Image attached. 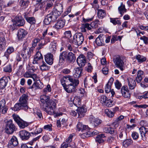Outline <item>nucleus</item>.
<instances>
[{
	"label": "nucleus",
	"mask_w": 148,
	"mask_h": 148,
	"mask_svg": "<svg viewBox=\"0 0 148 148\" xmlns=\"http://www.w3.org/2000/svg\"><path fill=\"white\" fill-rule=\"evenodd\" d=\"M49 96L44 95L40 97V100L43 103H46L47 106L44 108V110L48 114L51 115L54 113L56 105L54 101L49 99Z\"/></svg>",
	"instance_id": "1"
},
{
	"label": "nucleus",
	"mask_w": 148,
	"mask_h": 148,
	"mask_svg": "<svg viewBox=\"0 0 148 148\" xmlns=\"http://www.w3.org/2000/svg\"><path fill=\"white\" fill-rule=\"evenodd\" d=\"M75 55L71 52L68 53L66 51L61 53L59 55V63L62 65L66 61L69 62H74L75 60Z\"/></svg>",
	"instance_id": "2"
},
{
	"label": "nucleus",
	"mask_w": 148,
	"mask_h": 148,
	"mask_svg": "<svg viewBox=\"0 0 148 148\" xmlns=\"http://www.w3.org/2000/svg\"><path fill=\"white\" fill-rule=\"evenodd\" d=\"M84 40V37L82 33H76L74 35L73 38H71L69 42L77 46L81 45Z\"/></svg>",
	"instance_id": "3"
},
{
	"label": "nucleus",
	"mask_w": 148,
	"mask_h": 148,
	"mask_svg": "<svg viewBox=\"0 0 148 148\" xmlns=\"http://www.w3.org/2000/svg\"><path fill=\"white\" fill-rule=\"evenodd\" d=\"M33 52L32 48H30L26 43L24 44L23 45V48L20 51L21 54L24 59H26L28 57H30L31 54Z\"/></svg>",
	"instance_id": "4"
},
{
	"label": "nucleus",
	"mask_w": 148,
	"mask_h": 148,
	"mask_svg": "<svg viewBox=\"0 0 148 148\" xmlns=\"http://www.w3.org/2000/svg\"><path fill=\"white\" fill-rule=\"evenodd\" d=\"M5 130L6 133L8 134H12L16 130L17 128L12 120H9L6 122Z\"/></svg>",
	"instance_id": "5"
},
{
	"label": "nucleus",
	"mask_w": 148,
	"mask_h": 148,
	"mask_svg": "<svg viewBox=\"0 0 148 148\" xmlns=\"http://www.w3.org/2000/svg\"><path fill=\"white\" fill-rule=\"evenodd\" d=\"M57 18V17L54 14L53 12H51L45 17L44 20V22L45 24L48 25L51 22L56 20Z\"/></svg>",
	"instance_id": "6"
},
{
	"label": "nucleus",
	"mask_w": 148,
	"mask_h": 148,
	"mask_svg": "<svg viewBox=\"0 0 148 148\" xmlns=\"http://www.w3.org/2000/svg\"><path fill=\"white\" fill-rule=\"evenodd\" d=\"M6 36L5 33L0 32V51H3L5 48Z\"/></svg>",
	"instance_id": "7"
},
{
	"label": "nucleus",
	"mask_w": 148,
	"mask_h": 148,
	"mask_svg": "<svg viewBox=\"0 0 148 148\" xmlns=\"http://www.w3.org/2000/svg\"><path fill=\"white\" fill-rule=\"evenodd\" d=\"M114 61L117 67L119 68L122 71L124 70L125 68L124 66V63L120 56L117 57Z\"/></svg>",
	"instance_id": "8"
},
{
	"label": "nucleus",
	"mask_w": 148,
	"mask_h": 148,
	"mask_svg": "<svg viewBox=\"0 0 148 148\" xmlns=\"http://www.w3.org/2000/svg\"><path fill=\"white\" fill-rule=\"evenodd\" d=\"M63 11V7L62 5L60 3H57L55 6V9L53 13L58 18V16L60 15Z\"/></svg>",
	"instance_id": "9"
},
{
	"label": "nucleus",
	"mask_w": 148,
	"mask_h": 148,
	"mask_svg": "<svg viewBox=\"0 0 148 148\" xmlns=\"http://www.w3.org/2000/svg\"><path fill=\"white\" fill-rule=\"evenodd\" d=\"M12 21L17 26H23L25 23L24 19L21 16H16Z\"/></svg>",
	"instance_id": "10"
},
{
	"label": "nucleus",
	"mask_w": 148,
	"mask_h": 148,
	"mask_svg": "<svg viewBox=\"0 0 148 148\" xmlns=\"http://www.w3.org/2000/svg\"><path fill=\"white\" fill-rule=\"evenodd\" d=\"M28 96L26 94H23L19 99V102L25 108V109H28L27 102L28 101Z\"/></svg>",
	"instance_id": "11"
},
{
	"label": "nucleus",
	"mask_w": 148,
	"mask_h": 148,
	"mask_svg": "<svg viewBox=\"0 0 148 148\" xmlns=\"http://www.w3.org/2000/svg\"><path fill=\"white\" fill-rule=\"evenodd\" d=\"M19 136L22 140H26L29 139L30 134L25 130H22L19 132Z\"/></svg>",
	"instance_id": "12"
},
{
	"label": "nucleus",
	"mask_w": 148,
	"mask_h": 148,
	"mask_svg": "<svg viewBox=\"0 0 148 148\" xmlns=\"http://www.w3.org/2000/svg\"><path fill=\"white\" fill-rule=\"evenodd\" d=\"M77 61L80 67H84L86 63V57L84 55H80L77 58Z\"/></svg>",
	"instance_id": "13"
},
{
	"label": "nucleus",
	"mask_w": 148,
	"mask_h": 148,
	"mask_svg": "<svg viewBox=\"0 0 148 148\" xmlns=\"http://www.w3.org/2000/svg\"><path fill=\"white\" fill-rule=\"evenodd\" d=\"M89 120L92 123L95 127H97L102 122V121L98 118H95L92 115H90L89 117Z\"/></svg>",
	"instance_id": "14"
},
{
	"label": "nucleus",
	"mask_w": 148,
	"mask_h": 148,
	"mask_svg": "<svg viewBox=\"0 0 148 148\" xmlns=\"http://www.w3.org/2000/svg\"><path fill=\"white\" fill-rule=\"evenodd\" d=\"M106 36L103 34H100L95 40V42L98 46H101L104 45V40Z\"/></svg>",
	"instance_id": "15"
},
{
	"label": "nucleus",
	"mask_w": 148,
	"mask_h": 148,
	"mask_svg": "<svg viewBox=\"0 0 148 148\" xmlns=\"http://www.w3.org/2000/svg\"><path fill=\"white\" fill-rule=\"evenodd\" d=\"M9 77H3L0 79V88L3 89L5 87L8 82Z\"/></svg>",
	"instance_id": "16"
},
{
	"label": "nucleus",
	"mask_w": 148,
	"mask_h": 148,
	"mask_svg": "<svg viewBox=\"0 0 148 148\" xmlns=\"http://www.w3.org/2000/svg\"><path fill=\"white\" fill-rule=\"evenodd\" d=\"M121 91L122 95L124 97L130 98V94L127 86H123L121 88Z\"/></svg>",
	"instance_id": "17"
},
{
	"label": "nucleus",
	"mask_w": 148,
	"mask_h": 148,
	"mask_svg": "<svg viewBox=\"0 0 148 148\" xmlns=\"http://www.w3.org/2000/svg\"><path fill=\"white\" fill-rule=\"evenodd\" d=\"M27 34V32L23 29H19L18 31L17 36L19 40H21L24 38Z\"/></svg>",
	"instance_id": "18"
},
{
	"label": "nucleus",
	"mask_w": 148,
	"mask_h": 148,
	"mask_svg": "<svg viewBox=\"0 0 148 148\" xmlns=\"http://www.w3.org/2000/svg\"><path fill=\"white\" fill-rule=\"evenodd\" d=\"M45 58L46 62L48 64L51 65L53 64V55L51 53H48L45 55Z\"/></svg>",
	"instance_id": "19"
},
{
	"label": "nucleus",
	"mask_w": 148,
	"mask_h": 148,
	"mask_svg": "<svg viewBox=\"0 0 148 148\" xmlns=\"http://www.w3.org/2000/svg\"><path fill=\"white\" fill-rule=\"evenodd\" d=\"M103 132L106 133H110L111 134H113L114 136H117V132L114 130L113 128L110 127H106L104 128Z\"/></svg>",
	"instance_id": "20"
},
{
	"label": "nucleus",
	"mask_w": 148,
	"mask_h": 148,
	"mask_svg": "<svg viewBox=\"0 0 148 148\" xmlns=\"http://www.w3.org/2000/svg\"><path fill=\"white\" fill-rule=\"evenodd\" d=\"M139 130L142 137V139L144 140H146L145 134L148 131V129L144 126H142L139 128Z\"/></svg>",
	"instance_id": "21"
},
{
	"label": "nucleus",
	"mask_w": 148,
	"mask_h": 148,
	"mask_svg": "<svg viewBox=\"0 0 148 148\" xmlns=\"http://www.w3.org/2000/svg\"><path fill=\"white\" fill-rule=\"evenodd\" d=\"M74 70V73L73 75L74 77L76 78H78L80 77L82 72V69L81 67L75 68Z\"/></svg>",
	"instance_id": "22"
},
{
	"label": "nucleus",
	"mask_w": 148,
	"mask_h": 148,
	"mask_svg": "<svg viewBox=\"0 0 148 148\" xmlns=\"http://www.w3.org/2000/svg\"><path fill=\"white\" fill-rule=\"evenodd\" d=\"M105 137L106 136L104 134H99L96 137L95 141L99 143H103L105 140Z\"/></svg>",
	"instance_id": "23"
},
{
	"label": "nucleus",
	"mask_w": 148,
	"mask_h": 148,
	"mask_svg": "<svg viewBox=\"0 0 148 148\" xmlns=\"http://www.w3.org/2000/svg\"><path fill=\"white\" fill-rule=\"evenodd\" d=\"M86 111V109L84 107H78L77 110L78 116L80 118L84 116V113Z\"/></svg>",
	"instance_id": "24"
},
{
	"label": "nucleus",
	"mask_w": 148,
	"mask_h": 148,
	"mask_svg": "<svg viewBox=\"0 0 148 148\" xmlns=\"http://www.w3.org/2000/svg\"><path fill=\"white\" fill-rule=\"evenodd\" d=\"M67 77L68 80L71 83L72 85L76 87L79 84V82L78 79H75L72 76L70 75H68Z\"/></svg>",
	"instance_id": "25"
},
{
	"label": "nucleus",
	"mask_w": 148,
	"mask_h": 148,
	"mask_svg": "<svg viewBox=\"0 0 148 148\" xmlns=\"http://www.w3.org/2000/svg\"><path fill=\"white\" fill-rule=\"evenodd\" d=\"M31 77H32L33 79L35 81L34 83L31 86V88L32 89V90L33 92H34L35 93H36V89H37L36 75L34 74L32 75V76H31Z\"/></svg>",
	"instance_id": "26"
},
{
	"label": "nucleus",
	"mask_w": 148,
	"mask_h": 148,
	"mask_svg": "<svg viewBox=\"0 0 148 148\" xmlns=\"http://www.w3.org/2000/svg\"><path fill=\"white\" fill-rule=\"evenodd\" d=\"M144 77V72L141 70H139L138 71L137 76L136 77V79L138 83L141 82L142 79Z\"/></svg>",
	"instance_id": "27"
},
{
	"label": "nucleus",
	"mask_w": 148,
	"mask_h": 148,
	"mask_svg": "<svg viewBox=\"0 0 148 148\" xmlns=\"http://www.w3.org/2000/svg\"><path fill=\"white\" fill-rule=\"evenodd\" d=\"M75 87L74 86L72 85V84H70L68 85H66L64 88L67 92L70 93L74 91Z\"/></svg>",
	"instance_id": "28"
},
{
	"label": "nucleus",
	"mask_w": 148,
	"mask_h": 148,
	"mask_svg": "<svg viewBox=\"0 0 148 148\" xmlns=\"http://www.w3.org/2000/svg\"><path fill=\"white\" fill-rule=\"evenodd\" d=\"M118 10L119 14L121 15V16H122L127 11V9L125 8V5L123 3H121L120 6L118 8Z\"/></svg>",
	"instance_id": "29"
},
{
	"label": "nucleus",
	"mask_w": 148,
	"mask_h": 148,
	"mask_svg": "<svg viewBox=\"0 0 148 148\" xmlns=\"http://www.w3.org/2000/svg\"><path fill=\"white\" fill-rule=\"evenodd\" d=\"M22 104L20 103H16L14 105V107L12 108V110L14 111L19 110L21 109L26 110L27 109H25V108L23 106H22Z\"/></svg>",
	"instance_id": "30"
},
{
	"label": "nucleus",
	"mask_w": 148,
	"mask_h": 148,
	"mask_svg": "<svg viewBox=\"0 0 148 148\" xmlns=\"http://www.w3.org/2000/svg\"><path fill=\"white\" fill-rule=\"evenodd\" d=\"M14 51V49L12 47H9L5 52L3 56L6 57L7 60L8 59L10 55Z\"/></svg>",
	"instance_id": "31"
},
{
	"label": "nucleus",
	"mask_w": 148,
	"mask_h": 148,
	"mask_svg": "<svg viewBox=\"0 0 148 148\" xmlns=\"http://www.w3.org/2000/svg\"><path fill=\"white\" fill-rule=\"evenodd\" d=\"M65 24L64 21L62 19H61L57 22L55 24V27L57 29H60L64 26Z\"/></svg>",
	"instance_id": "32"
},
{
	"label": "nucleus",
	"mask_w": 148,
	"mask_h": 148,
	"mask_svg": "<svg viewBox=\"0 0 148 148\" xmlns=\"http://www.w3.org/2000/svg\"><path fill=\"white\" fill-rule=\"evenodd\" d=\"M128 80L130 88L131 89H134L136 86V83L135 80L131 78L128 79Z\"/></svg>",
	"instance_id": "33"
},
{
	"label": "nucleus",
	"mask_w": 148,
	"mask_h": 148,
	"mask_svg": "<svg viewBox=\"0 0 148 148\" xmlns=\"http://www.w3.org/2000/svg\"><path fill=\"white\" fill-rule=\"evenodd\" d=\"M106 15V11L102 9H98L97 12V16L98 17L101 19H102Z\"/></svg>",
	"instance_id": "34"
},
{
	"label": "nucleus",
	"mask_w": 148,
	"mask_h": 148,
	"mask_svg": "<svg viewBox=\"0 0 148 148\" xmlns=\"http://www.w3.org/2000/svg\"><path fill=\"white\" fill-rule=\"evenodd\" d=\"M110 22L112 23L114 25L117 24L118 25H121V22L118 18H110Z\"/></svg>",
	"instance_id": "35"
},
{
	"label": "nucleus",
	"mask_w": 148,
	"mask_h": 148,
	"mask_svg": "<svg viewBox=\"0 0 148 148\" xmlns=\"http://www.w3.org/2000/svg\"><path fill=\"white\" fill-rule=\"evenodd\" d=\"M77 127L79 131H83L86 130L88 126L86 125H83L82 123L79 122L77 125Z\"/></svg>",
	"instance_id": "36"
},
{
	"label": "nucleus",
	"mask_w": 148,
	"mask_h": 148,
	"mask_svg": "<svg viewBox=\"0 0 148 148\" xmlns=\"http://www.w3.org/2000/svg\"><path fill=\"white\" fill-rule=\"evenodd\" d=\"M133 141L131 139H127L123 141V145L125 147H127L132 144Z\"/></svg>",
	"instance_id": "37"
},
{
	"label": "nucleus",
	"mask_w": 148,
	"mask_h": 148,
	"mask_svg": "<svg viewBox=\"0 0 148 148\" xmlns=\"http://www.w3.org/2000/svg\"><path fill=\"white\" fill-rule=\"evenodd\" d=\"M44 42V40L43 39H40V38H39L38 36V42H39V44L38 45V49H40L43 48V46L46 44V43Z\"/></svg>",
	"instance_id": "38"
},
{
	"label": "nucleus",
	"mask_w": 148,
	"mask_h": 148,
	"mask_svg": "<svg viewBox=\"0 0 148 148\" xmlns=\"http://www.w3.org/2000/svg\"><path fill=\"white\" fill-rule=\"evenodd\" d=\"M22 129H24L25 127L28 126L29 124L28 123L23 120L22 119L17 124Z\"/></svg>",
	"instance_id": "39"
},
{
	"label": "nucleus",
	"mask_w": 148,
	"mask_h": 148,
	"mask_svg": "<svg viewBox=\"0 0 148 148\" xmlns=\"http://www.w3.org/2000/svg\"><path fill=\"white\" fill-rule=\"evenodd\" d=\"M135 58L138 60V62L140 63L145 61L146 60V58L145 57L140 55L136 56Z\"/></svg>",
	"instance_id": "40"
},
{
	"label": "nucleus",
	"mask_w": 148,
	"mask_h": 148,
	"mask_svg": "<svg viewBox=\"0 0 148 148\" xmlns=\"http://www.w3.org/2000/svg\"><path fill=\"white\" fill-rule=\"evenodd\" d=\"M53 35V34L52 32H48V29H46V30L42 34V36H41L39 35H38L39 38H40V39H43L44 37L46 36H49L50 35L52 36Z\"/></svg>",
	"instance_id": "41"
},
{
	"label": "nucleus",
	"mask_w": 148,
	"mask_h": 148,
	"mask_svg": "<svg viewBox=\"0 0 148 148\" xmlns=\"http://www.w3.org/2000/svg\"><path fill=\"white\" fill-rule=\"evenodd\" d=\"M9 143L14 145L17 146L18 143L17 138L14 136H13L10 140Z\"/></svg>",
	"instance_id": "42"
},
{
	"label": "nucleus",
	"mask_w": 148,
	"mask_h": 148,
	"mask_svg": "<svg viewBox=\"0 0 148 148\" xmlns=\"http://www.w3.org/2000/svg\"><path fill=\"white\" fill-rule=\"evenodd\" d=\"M29 3V1L28 0H21L20 1V4L21 6L25 8L28 5Z\"/></svg>",
	"instance_id": "43"
},
{
	"label": "nucleus",
	"mask_w": 148,
	"mask_h": 148,
	"mask_svg": "<svg viewBox=\"0 0 148 148\" xmlns=\"http://www.w3.org/2000/svg\"><path fill=\"white\" fill-rule=\"evenodd\" d=\"M99 99L101 103L103 104H106L107 100H109L108 99L107 97L104 95L100 96L99 97Z\"/></svg>",
	"instance_id": "44"
},
{
	"label": "nucleus",
	"mask_w": 148,
	"mask_h": 148,
	"mask_svg": "<svg viewBox=\"0 0 148 148\" xmlns=\"http://www.w3.org/2000/svg\"><path fill=\"white\" fill-rule=\"evenodd\" d=\"M41 64H39L40 69L41 70H46L49 69V67L47 66L46 64L44 61H42Z\"/></svg>",
	"instance_id": "45"
},
{
	"label": "nucleus",
	"mask_w": 148,
	"mask_h": 148,
	"mask_svg": "<svg viewBox=\"0 0 148 148\" xmlns=\"http://www.w3.org/2000/svg\"><path fill=\"white\" fill-rule=\"evenodd\" d=\"M73 102L75 106L78 107V106L81 104L79 98L78 97H74Z\"/></svg>",
	"instance_id": "46"
},
{
	"label": "nucleus",
	"mask_w": 148,
	"mask_h": 148,
	"mask_svg": "<svg viewBox=\"0 0 148 148\" xmlns=\"http://www.w3.org/2000/svg\"><path fill=\"white\" fill-rule=\"evenodd\" d=\"M45 4V2L42 1V0H38V8L40 10L44 8Z\"/></svg>",
	"instance_id": "47"
},
{
	"label": "nucleus",
	"mask_w": 148,
	"mask_h": 148,
	"mask_svg": "<svg viewBox=\"0 0 148 148\" xmlns=\"http://www.w3.org/2000/svg\"><path fill=\"white\" fill-rule=\"evenodd\" d=\"M127 134L126 131L124 130L120 131L119 134V137L121 139L125 138Z\"/></svg>",
	"instance_id": "48"
},
{
	"label": "nucleus",
	"mask_w": 148,
	"mask_h": 148,
	"mask_svg": "<svg viewBox=\"0 0 148 148\" xmlns=\"http://www.w3.org/2000/svg\"><path fill=\"white\" fill-rule=\"evenodd\" d=\"M26 19L27 22L31 24H35L36 20L33 17H27L26 18Z\"/></svg>",
	"instance_id": "49"
},
{
	"label": "nucleus",
	"mask_w": 148,
	"mask_h": 148,
	"mask_svg": "<svg viewBox=\"0 0 148 148\" xmlns=\"http://www.w3.org/2000/svg\"><path fill=\"white\" fill-rule=\"evenodd\" d=\"M64 36L66 38H68L69 41V40H71L72 36V34H71V32L70 31H66L64 33Z\"/></svg>",
	"instance_id": "50"
},
{
	"label": "nucleus",
	"mask_w": 148,
	"mask_h": 148,
	"mask_svg": "<svg viewBox=\"0 0 148 148\" xmlns=\"http://www.w3.org/2000/svg\"><path fill=\"white\" fill-rule=\"evenodd\" d=\"M131 136L133 140H136L139 138V134L136 132H133L132 133Z\"/></svg>",
	"instance_id": "51"
},
{
	"label": "nucleus",
	"mask_w": 148,
	"mask_h": 148,
	"mask_svg": "<svg viewBox=\"0 0 148 148\" xmlns=\"http://www.w3.org/2000/svg\"><path fill=\"white\" fill-rule=\"evenodd\" d=\"M12 116L14 121L17 123V124L18 123L22 120L19 116L16 114H13Z\"/></svg>",
	"instance_id": "52"
},
{
	"label": "nucleus",
	"mask_w": 148,
	"mask_h": 148,
	"mask_svg": "<svg viewBox=\"0 0 148 148\" xmlns=\"http://www.w3.org/2000/svg\"><path fill=\"white\" fill-rule=\"evenodd\" d=\"M67 77H68V75L65 77H64L62 78L61 80V82L64 88L66 85L65 83V82H66V81L68 80Z\"/></svg>",
	"instance_id": "53"
},
{
	"label": "nucleus",
	"mask_w": 148,
	"mask_h": 148,
	"mask_svg": "<svg viewBox=\"0 0 148 148\" xmlns=\"http://www.w3.org/2000/svg\"><path fill=\"white\" fill-rule=\"evenodd\" d=\"M105 112L107 115L109 117H112L114 115V113L108 109H106L105 111Z\"/></svg>",
	"instance_id": "54"
},
{
	"label": "nucleus",
	"mask_w": 148,
	"mask_h": 148,
	"mask_svg": "<svg viewBox=\"0 0 148 148\" xmlns=\"http://www.w3.org/2000/svg\"><path fill=\"white\" fill-rule=\"evenodd\" d=\"M3 70L5 72H11L12 71L11 65L10 64H9L5 67L3 69Z\"/></svg>",
	"instance_id": "55"
},
{
	"label": "nucleus",
	"mask_w": 148,
	"mask_h": 148,
	"mask_svg": "<svg viewBox=\"0 0 148 148\" xmlns=\"http://www.w3.org/2000/svg\"><path fill=\"white\" fill-rule=\"evenodd\" d=\"M98 22V21L96 20L94 22L91 23L90 24V26L91 28H96L98 27V25L97 24V22Z\"/></svg>",
	"instance_id": "56"
},
{
	"label": "nucleus",
	"mask_w": 148,
	"mask_h": 148,
	"mask_svg": "<svg viewBox=\"0 0 148 148\" xmlns=\"http://www.w3.org/2000/svg\"><path fill=\"white\" fill-rule=\"evenodd\" d=\"M90 26V25L89 23H85L82 24V27L85 28L88 30H90L91 29V28Z\"/></svg>",
	"instance_id": "57"
},
{
	"label": "nucleus",
	"mask_w": 148,
	"mask_h": 148,
	"mask_svg": "<svg viewBox=\"0 0 148 148\" xmlns=\"http://www.w3.org/2000/svg\"><path fill=\"white\" fill-rule=\"evenodd\" d=\"M51 86L49 84H48L47 86V87L44 89L43 92L46 93L47 92H50L51 91Z\"/></svg>",
	"instance_id": "58"
},
{
	"label": "nucleus",
	"mask_w": 148,
	"mask_h": 148,
	"mask_svg": "<svg viewBox=\"0 0 148 148\" xmlns=\"http://www.w3.org/2000/svg\"><path fill=\"white\" fill-rule=\"evenodd\" d=\"M114 84L116 88L118 89H119L122 86L121 83L119 82V80H117Z\"/></svg>",
	"instance_id": "59"
},
{
	"label": "nucleus",
	"mask_w": 148,
	"mask_h": 148,
	"mask_svg": "<svg viewBox=\"0 0 148 148\" xmlns=\"http://www.w3.org/2000/svg\"><path fill=\"white\" fill-rule=\"evenodd\" d=\"M51 49H52L51 50H52L53 52H55L57 49L56 43L54 42H52L51 43Z\"/></svg>",
	"instance_id": "60"
},
{
	"label": "nucleus",
	"mask_w": 148,
	"mask_h": 148,
	"mask_svg": "<svg viewBox=\"0 0 148 148\" xmlns=\"http://www.w3.org/2000/svg\"><path fill=\"white\" fill-rule=\"evenodd\" d=\"M37 45V39H35L33 41L32 43V47L30 48H32V51H33L34 49L36 47Z\"/></svg>",
	"instance_id": "61"
},
{
	"label": "nucleus",
	"mask_w": 148,
	"mask_h": 148,
	"mask_svg": "<svg viewBox=\"0 0 148 148\" xmlns=\"http://www.w3.org/2000/svg\"><path fill=\"white\" fill-rule=\"evenodd\" d=\"M111 86L108 85V84H106L105 88V92L107 93H108L111 91Z\"/></svg>",
	"instance_id": "62"
},
{
	"label": "nucleus",
	"mask_w": 148,
	"mask_h": 148,
	"mask_svg": "<svg viewBox=\"0 0 148 148\" xmlns=\"http://www.w3.org/2000/svg\"><path fill=\"white\" fill-rule=\"evenodd\" d=\"M140 39L141 40H143L145 44L147 45L148 44V38L146 37L145 36L140 37Z\"/></svg>",
	"instance_id": "63"
},
{
	"label": "nucleus",
	"mask_w": 148,
	"mask_h": 148,
	"mask_svg": "<svg viewBox=\"0 0 148 148\" xmlns=\"http://www.w3.org/2000/svg\"><path fill=\"white\" fill-rule=\"evenodd\" d=\"M5 101L4 99H3L0 101V109L6 107Z\"/></svg>",
	"instance_id": "64"
}]
</instances>
